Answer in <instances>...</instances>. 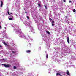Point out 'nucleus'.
<instances>
[{
  "instance_id": "nucleus-1",
  "label": "nucleus",
  "mask_w": 76,
  "mask_h": 76,
  "mask_svg": "<svg viewBox=\"0 0 76 76\" xmlns=\"http://www.w3.org/2000/svg\"><path fill=\"white\" fill-rule=\"evenodd\" d=\"M4 66L5 67H10V65H6V64H5L4 65Z\"/></svg>"
},
{
  "instance_id": "nucleus-2",
  "label": "nucleus",
  "mask_w": 76,
  "mask_h": 76,
  "mask_svg": "<svg viewBox=\"0 0 76 76\" xmlns=\"http://www.w3.org/2000/svg\"><path fill=\"white\" fill-rule=\"evenodd\" d=\"M3 1H1V5H0L1 7H3Z\"/></svg>"
},
{
  "instance_id": "nucleus-3",
  "label": "nucleus",
  "mask_w": 76,
  "mask_h": 76,
  "mask_svg": "<svg viewBox=\"0 0 76 76\" xmlns=\"http://www.w3.org/2000/svg\"><path fill=\"white\" fill-rule=\"evenodd\" d=\"M3 44H4V45H5L6 47H8V46H9V45H7V44H6V43L4 42H3Z\"/></svg>"
},
{
  "instance_id": "nucleus-4",
  "label": "nucleus",
  "mask_w": 76,
  "mask_h": 76,
  "mask_svg": "<svg viewBox=\"0 0 76 76\" xmlns=\"http://www.w3.org/2000/svg\"><path fill=\"white\" fill-rule=\"evenodd\" d=\"M66 74L67 75H70V73L69 72V71L68 70H66Z\"/></svg>"
},
{
  "instance_id": "nucleus-5",
  "label": "nucleus",
  "mask_w": 76,
  "mask_h": 76,
  "mask_svg": "<svg viewBox=\"0 0 76 76\" xmlns=\"http://www.w3.org/2000/svg\"><path fill=\"white\" fill-rule=\"evenodd\" d=\"M67 40L68 42V44H69L70 42H69V41H70V40L69 39V37H68L67 38Z\"/></svg>"
},
{
  "instance_id": "nucleus-6",
  "label": "nucleus",
  "mask_w": 76,
  "mask_h": 76,
  "mask_svg": "<svg viewBox=\"0 0 76 76\" xmlns=\"http://www.w3.org/2000/svg\"><path fill=\"white\" fill-rule=\"evenodd\" d=\"M26 52L28 54H30V53L31 52V51L30 50H28L26 51Z\"/></svg>"
},
{
  "instance_id": "nucleus-7",
  "label": "nucleus",
  "mask_w": 76,
  "mask_h": 76,
  "mask_svg": "<svg viewBox=\"0 0 76 76\" xmlns=\"http://www.w3.org/2000/svg\"><path fill=\"white\" fill-rule=\"evenodd\" d=\"M10 17H12V18H10V20H13V16H12V15L10 16Z\"/></svg>"
},
{
  "instance_id": "nucleus-8",
  "label": "nucleus",
  "mask_w": 76,
  "mask_h": 76,
  "mask_svg": "<svg viewBox=\"0 0 76 76\" xmlns=\"http://www.w3.org/2000/svg\"><path fill=\"white\" fill-rule=\"evenodd\" d=\"M61 75L60 74L57 73L56 74V76H58V75H60H60Z\"/></svg>"
},
{
  "instance_id": "nucleus-9",
  "label": "nucleus",
  "mask_w": 76,
  "mask_h": 76,
  "mask_svg": "<svg viewBox=\"0 0 76 76\" xmlns=\"http://www.w3.org/2000/svg\"><path fill=\"white\" fill-rule=\"evenodd\" d=\"M7 13L8 14V15H11V14H12V13L10 14V12H9V11H7Z\"/></svg>"
},
{
  "instance_id": "nucleus-10",
  "label": "nucleus",
  "mask_w": 76,
  "mask_h": 76,
  "mask_svg": "<svg viewBox=\"0 0 76 76\" xmlns=\"http://www.w3.org/2000/svg\"><path fill=\"white\" fill-rule=\"evenodd\" d=\"M47 34H49V35H50V33L49 32V31H48L47 32Z\"/></svg>"
},
{
  "instance_id": "nucleus-11",
  "label": "nucleus",
  "mask_w": 76,
  "mask_h": 76,
  "mask_svg": "<svg viewBox=\"0 0 76 76\" xmlns=\"http://www.w3.org/2000/svg\"><path fill=\"white\" fill-rule=\"evenodd\" d=\"M27 18L28 19H29V16H27Z\"/></svg>"
},
{
  "instance_id": "nucleus-12",
  "label": "nucleus",
  "mask_w": 76,
  "mask_h": 76,
  "mask_svg": "<svg viewBox=\"0 0 76 76\" xmlns=\"http://www.w3.org/2000/svg\"><path fill=\"white\" fill-rule=\"evenodd\" d=\"M73 11L74 12H76V10H75V9H74L73 10Z\"/></svg>"
},
{
  "instance_id": "nucleus-13",
  "label": "nucleus",
  "mask_w": 76,
  "mask_h": 76,
  "mask_svg": "<svg viewBox=\"0 0 76 76\" xmlns=\"http://www.w3.org/2000/svg\"><path fill=\"white\" fill-rule=\"evenodd\" d=\"M49 20H50V21H51V20H52V19H51V18H49Z\"/></svg>"
},
{
  "instance_id": "nucleus-14",
  "label": "nucleus",
  "mask_w": 76,
  "mask_h": 76,
  "mask_svg": "<svg viewBox=\"0 0 76 76\" xmlns=\"http://www.w3.org/2000/svg\"><path fill=\"white\" fill-rule=\"evenodd\" d=\"M13 67H14V69H16V67L15 66H14Z\"/></svg>"
},
{
  "instance_id": "nucleus-15",
  "label": "nucleus",
  "mask_w": 76,
  "mask_h": 76,
  "mask_svg": "<svg viewBox=\"0 0 76 76\" xmlns=\"http://www.w3.org/2000/svg\"><path fill=\"white\" fill-rule=\"evenodd\" d=\"M46 56L47 58H48V54H46Z\"/></svg>"
},
{
  "instance_id": "nucleus-16",
  "label": "nucleus",
  "mask_w": 76,
  "mask_h": 76,
  "mask_svg": "<svg viewBox=\"0 0 76 76\" xmlns=\"http://www.w3.org/2000/svg\"><path fill=\"white\" fill-rule=\"evenodd\" d=\"M38 6H41V5H40V4H38Z\"/></svg>"
},
{
  "instance_id": "nucleus-17",
  "label": "nucleus",
  "mask_w": 76,
  "mask_h": 76,
  "mask_svg": "<svg viewBox=\"0 0 76 76\" xmlns=\"http://www.w3.org/2000/svg\"><path fill=\"white\" fill-rule=\"evenodd\" d=\"M44 6H45V9H47V6H46L45 5Z\"/></svg>"
},
{
  "instance_id": "nucleus-18",
  "label": "nucleus",
  "mask_w": 76,
  "mask_h": 76,
  "mask_svg": "<svg viewBox=\"0 0 76 76\" xmlns=\"http://www.w3.org/2000/svg\"><path fill=\"white\" fill-rule=\"evenodd\" d=\"M0 47H1V48H2V47H2L1 45H0Z\"/></svg>"
},
{
  "instance_id": "nucleus-19",
  "label": "nucleus",
  "mask_w": 76,
  "mask_h": 76,
  "mask_svg": "<svg viewBox=\"0 0 76 76\" xmlns=\"http://www.w3.org/2000/svg\"><path fill=\"white\" fill-rule=\"evenodd\" d=\"M12 52L13 53H15V52H14V51H12Z\"/></svg>"
},
{
  "instance_id": "nucleus-20",
  "label": "nucleus",
  "mask_w": 76,
  "mask_h": 76,
  "mask_svg": "<svg viewBox=\"0 0 76 76\" xmlns=\"http://www.w3.org/2000/svg\"><path fill=\"white\" fill-rule=\"evenodd\" d=\"M63 1L64 2H66V0H63Z\"/></svg>"
},
{
  "instance_id": "nucleus-21",
  "label": "nucleus",
  "mask_w": 76,
  "mask_h": 76,
  "mask_svg": "<svg viewBox=\"0 0 76 76\" xmlns=\"http://www.w3.org/2000/svg\"><path fill=\"white\" fill-rule=\"evenodd\" d=\"M54 23V21H52V23Z\"/></svg>"
},
{
  "instance_id": "nucleus-22",
  "label": "nucleus",
  "mask_w": 76,
  "mask_h": 76,
  "mask_svg": "<svg viewBox=\"0 0 76 76\" xmlns=\"http://www.w3.org/2000/svg\"><path fill=\"white\" fill-rule=\"evenodd\" d=\"M52 26H54V23H52Z\"/></svg>"
},
{
  "instance_id": "nucleus-23",
  "label": "nucleus",
  "mask_w": 76,
  "mask_h": 76,
  "mask_svg": "<svg viewBox=\"0 0 76 76\" xmlns=\"http://www.w3.org/2000/svg\"><path fill=\"white\" fill-rule=\"evenodd\" d=\"M65 18H66V19H67V16H65Z\"/></svg>"
},
{
  "instance_id": "nucleus-24",
  "label": "nucleus",
  "mask_w": 76,
  "mask_h": 76,
  "mask_svg": "<svg viewBox=\"0 0 76 76\" xmlns=\"http://www.w3.org/2000/svg\"><path fill=\"white\" fill-rule=\"evenodd\" d=\"M69 3H71L72 2V1H69Z\"/></svg>"
},
{
  "instance_id": "nucleus-25",
  "label": "nucleus",
  "mask_w": 76,
  "mask_h": 76,
  "mask_svg": "<svg viewBox=\"0 0 76 76\" xmlns=\"http://www.w3.org/2000/svg\"><path fill=\"white\" fill-rule=\"evenodd\" d=\"M0 28L1 29V26H0Z\"/></svg>"
},
{
  "instance_id": "nucleus-26",
  "label": "nucleus",
  "mask_w": 76,
  "mask_h": 76,
  "mask_svg": "<svg viewBox=\"0 0 76 76\" xmlns=\"http://www.w3.org/2000/svg\"><path fill=\"white\" fill-rule=\"evenodd\" d=\"M5 64H2V65H3V66H4V65Z\"/></svg>"
},
{
  "instance_id": "nucleus-27",
  "label": "nucleus",
  "mask_w": 76,
  "mask_h": 76,
  "mask_svg": "<svg viewBox=\"0 0 76 76\" xmlns=\"http://www.w3.org/2000/svg\"><path fill=\"white\" fill-rule=\"evenodd\" d=\"M7 54H9V53H6V54H7Z\"/></svg>"
},
{
  "instance_id": "nucleus-28",
  "label": "nucleus",
  "mask_w": 76,
  "mask_h": 76,
  "mask_svg": "<svg viewBox=\"0 0 76 76\" xmlns=\"http://www.w3.org/2000/svg\"><path fill=\"white\" fill-rule=\"evenodd\" d=\"M25 13H27V12H25Z\"/></svg>"
},
{
  "instance_id": "nucleus-29",
  "label": "nucleus",
  "mask_w": 76,
  "mask_h": 76,
  "mask_svg": "<svg viewBox=\"0 0 76 76\" xmlns=\"http://www.w3.org/2000/svg\"><path fill=\"white\" fill-rule=\"evenodd\" d=\"M60 76H63V75H60Z\"/></svg>"
}]
</instances>
